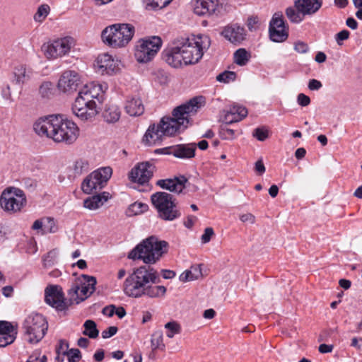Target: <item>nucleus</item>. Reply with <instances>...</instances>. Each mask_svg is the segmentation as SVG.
<instances>
[{"instance_id":"62","label":"nucleus","mask_w":362,"mask_h":362,"mask_svg":"<svg viewBox=\"0 0 362 362\" xmlns=\"http://www.w3.org/2000/svg\"><path fill=\"white\" fill-rule=\"evenodd\" d=\"M69 348V344L66 341L61 339L59 341V345L56 348V351L59 354L61 351H67L66 349Z\"/></svg>"},{"instance_id":"19","label":"nucleus","mask_w":362,"mask_h":362,"mask_svg":"<svg viewBox=\"0 0 362 362\" xmlns=\"http://www.w3.org/2000/svg\"><path fill=\"white\" fill-rule=\"evenodd\" d=\"M197 146L195 143L177 144L161 149L164 154L173 155L180 159H190L195 156Z\"/></svg>"},{"instance_id":"24","label":"nucleus","mask_w":362,"mask_h":362,"mask_svg":"<svg viewBox=\"0 0 362 362\" xmlns=\"http://www.w3.org/2000/svg\"><path fill=\"white\" fill-rule=\"evenodd\" d=\"M322 3V0H298L295 2V6L303 15H306L317 12Z\"/></svg>"},{"instance_id":"49","label":"nucleus","mask_w":362,"mask_h":362,"mask_svg":"<svg viewBox=\"0 0 362 362\" xmlns=\"http://www.w3.org/2000/svg\"><path fill=\"white\" fill-rule=\"evenodd\" d=\"M173 0H148V4L154 8H162L169 4Z\"/></svg>"},{"instance_id":"15","label":"nucleus","mask_w":362,"mask_h":362,"mask_svg":"<svg viewBox=\"0 0 362 362\" xmlns=\"http://www.w3.org/2000/svg\"><path fill=\"white\" fill-rule=\"evenodd\" d=\"M45 300L47 304L58 311L65 310L71 305L69 299H65L62 288L58 285H49L46 287Z\"/></svg>"},{"instance_id":"8","label":"nucleus","mask_w":362,"mask_h":362,"mask_svg":"<svg viewBox=\"0 0 362 362\" xmlns=\"http://www.w3.org/2000/svg\"><path fill=\"white\" fill-rule=\"evenodd\" d=\"M151 200L157 210L158 216L162 220L172 221L180 217V211L172 194L158 192L151 195Z\"/></svg>"},{"instance_id":"55","label":"nucleus","mask_w":362,"mask_h":362,"mask_svg":"<svg viewBox=\"0 0 362 362\" xmlns=\"http://www.w3.org/2000/svg\"><path fill=\"white\" fill-rule=\"evenodd\" d=\"M147 205L142 204V203H138L135 202L133 204L131 205V209L136 214L143 212L144 211L146 210Z\"/></svg>"},{"instance_id":"40","label":"nucleus","mask_w":362,"mask_h":362,"mask_svg":"<svg viewBox=\"0 0 362 362\" xmlns=\"http://www.w3.org/2000/svg\"><path fill=\"white\" fill-rule=\"evenodd\" d=\"M44 230L42 234H45L47 233H54L57 232V227L56 226L55 221L53 218L51 217H44Z\"/></svg>"},{"instance_id":"51","label":"nucleus","mask_w":362,"mask_h":362,"mask_svg":"<svg viewBox=\"0 0 362 362\" xmlns=\"http://www.w3.org/2000/svg\"><path fill=\"white\" fill-rule=\"evenodd\" d=\"M222 122L225 124H230L234 122H238L237 118L232 114L230 110H227L222 119Z\"/></svg>"},{"instance_id":"45","label":"nucleus","mask_w":362,"mask_h":362,"mask_svg":"<svg viewBox=\"0 0 362 362\" xmlns=\"http://www.w3.org/2000/svg\"><path fill=\"white\" fill-rule=\"evenodd\" d=\"M252 135L257 140H259L260 141H263L268 138L269 132H268V130L267 129H265L264 127H258L254 130Z\"/></svg>"},{"instance_id":"46","label":"nucleus","mask_w":362,"mask_h":362,"mask_svg":"<svg viewBox=\"0 0 362 362\" xmlns=\"http://www.w3.org/2000/svg\"><path fill=\"white\" fill-rule=\"evenodd\" d=\"M16 334L17 333H13L0 335V347H4L13 342L16 339Z\"/></svg>"},{"instance_id":"16","label":"nucleus","mask_w":362,"mask_h":362,"mask_svg":"<svg viewBox=\"0 0 362 362\" xmlns=\"http://www.w3.org/2000/svg\"><path fill=\"white\" fill-rule=\"evenodd\" d=\"M269 38L275 42H283L288 37V28L285 25L283 16L275 13L269 23Z\"/></svg>"},{"instance_id":"33","label":"nucleus","mask_w":362,"mask_h":362,"mask_svg":"<svg viewBox=\"0 0 362 362\" xmlns=\"http://www.w3.org/2000/svg\"><path fill=\"white\" fill-rule=\"evenodd\" d=\"M250 58V54L244 48H240L234 53V62L240 66L245 65Z\"/></svg>"},{"instance_id":"21","label":"nucleus","mask_w":362,"mask_h":362,"mask_svg":"<svg viewBox=\"0 0 362 362\" xmlns=\"http://www.w3.org/2000/svg\"><path fill=\"white\" fill-rule=\"evenodd\" d=\"M194 11L198 16H211L216 13L218 0H193Z\"/></svg>"},{"instance_id":"36","label":"nucleus","mask_w":362,"mask_h":362,"mask_svg":"<svg viewBox=\"0 0 362 362\" xmlns=\"http://www.w3.org/2000/svg\"><path fill=\"white\" fill-rule=\"evenodd\" d=\"M288 18L293 23H300L303 19V16L298 10L296 11L294 8L289 7L286 11Z\"/></svg>"},{"instance_id":"63","label":"nucleus","mask_w":362,"mask_h":362,"mask_svg":"<svg viewBox=\"0 0 362 362\" xmlns=\"http://www.w3.org/2000/svg\"><path fill=\"white\" fill-rule=\"evenodd\" d=\"M255 171L257 173H259V175H262L265 172L266 169H265V167H264L262 160H258L255 163Z\"/></svg>"},{"instance_id":"13","label":"nucleus","mask_w":362,"mask_h":362,"mask_svg":"<svg viewBox=\"0 0 362 362\" xmlns=\"http://www.w3.org/2000/svg\"><path fill=\"white\" fill-rule=\"evenodd\" d=\"M112 170L110 167H103L91 173L81 185L86 194H91L94 190L101 189L111 177Z\"/></svg>"},{"instance_id":"35","label":"nucleus","mask_w":362,"mask_h":362,"mask_svg":"<svg viewBox=\"0 0 362 362\" xmlns=\"http://www.w3.org/2000/svg\"><path fill=\"white\" fill-rule=\"evenodd\" d=\"M229 110L231 111L232 114L235 115L238 122L241 121L243 118H245L247 115V110L240 105H233L230 107Z\"/></svg>"},{"instance_id":"26","label":"nucleus","mask_w":362,"mask_h":362,"mask_svg":"<svg viewBox=\"0 0 362 362\" xmlns=\"http://www.w3.org/2000/svg\"><path fill=\"white\" fill-rule=\"evenodd\" d=\"M109 198V193L103 192L102 194L93 195L86 199L83 202L85 208L90 210H95L103 205Z\"/></svg>"},{"instance_id":"2","label":"nucleus","mask_w":362,"mask_h":362,"mask_svg":"<svg viewBox=\"0 0 362 362\" xmlns=\"http://www.w3.org/2000/svg\"><path fill=\"white\" fill-rule=\"evenodd\" d=\"M210 46V40L207 36H194L181 37L176 40L174 46L165 49L163 60L173 68H180L198 63L202 58L204 50Z\"/></svg>"},{"instance_id":"58","label":"nucleus","mask_w":362,"mask_h":362,"mask_svg":"<svg viewBox=\"0 0 362 362\" xmlns=\"http://www.w3.org/2000/svg\"><path fill=\"white\" fill-rule=\"evenodd\" d=\"M322 86V83L316 79H310L308 82V88L310 90H317Z\"/></svg>"},{"instance_id":"59","label":"nucleus","mask_w":362,"mask_h":362,"mask_svg":"<svg viewBox=\"0 0 362 362\" xmlns=\"http://www.w3.org/2000/svg\"><path fill=\"white\" fill-rule=\"evenodd\" d=\"M240 219L241 221L245 223L248 222L250 223H254L255 222V217L250 213L244 214L240 216Z\"/></svg>"},{"instance_id":"14","label":"nucleus","mask_w":362,"mask_h":362,"mask_svg":"<svg viewBox=\"0 0 362 362\" xmlns=\"http://www.w3.org/2000/svg\"><path fill=\"white\" fill-rule=\"evenodd\" d=\"M72 46V39L66 37L44 44L42 46V50L48 59H54L68 54Z\"/></svg>"},{"instance_id":"44","label":"nucleus","mask_w":362,"mask_h":362,"mask_svg":"<svg viewBox=\"0 0 362 362\" xmlns=\"http://www.w3.org/2000/svg\"><path fill=\"white\" fill-rule=\"evenodd\" d=\"M227 124L222 125L220 128V136L223 139L232 140L235 139V131L226 127Z\"/></svg>"},{"instance_id":"28","label":"nucleus","mask_w":362,"mask_h":362,"mask_svg":"<svg viewBox=\"0 0 362 362\" xmlns=\"http://www.w3.org/2000/svg\"><path fill=\"white\" fill-rule=\"evenodd\" d=\"M103 115L107 123H115L119 119V108L117 105H109L105 109Z\"/></svg>"},{"instance_id":"18","label":"nucleus","mask_w":362,"mask_h":362,"mask_svg":"<svg viewBox=\"0 0 362 362\" xmlns=\"http://www.w3.org/2000/svg\"><path fill=\"white\" fill-rule=\"evenodd\" d=\"M154 166L149 162H143L137 164L130 173V179L133 182L144 185L153 176Z\"/></svg>"},{"instance_id":"7","label":"nucleus","mask_w":362,"mask_h":362,"mask_svg":"<svg viewBox=\"0 0 362 362\" xmlns=\"http://www.w3.org/2000/svg\"><path fill=\"white\" fill-rule=\"evenodd\" d=\"M135 28L129 23H115L106 27L101 33L105 44L113 48L127 46L132 40Z\"/></svg>"},{"instance_id":"34","label":"nucleus","mask_w":362,"mask_h":362,"mask_svg":"<svg viewBox=\"0 0 362 362\" xmlns=\"http://www.w3.org/2000/svg\"><path fill=\"white\" fill-rule=\"evenodd\" d=\"M89 169V163L88 160L80 158L75 161L73 170L75 176H79L86 173Z\"/></svg>"},{"instance_id":"64","label":"nucleus","mask_w":362,"mask_h":362,"mask_svg":"<svg viewBox=\"0 0 362 362\" xmlns=\"http://www.w3.org/2000/svg\"><path fill=\"white\" fill-rule=\"evenodd\" d=\"M346 25L351 30H356L358 28L357 21L352 17H349L346 19Z\"/></svg>"},{"instance_id":"48","label":"nucleus","mask_w":362,"mask_h":362,"mask_svg":"<svg viewBox=\"0 0 362 362\" xmlns=\"http://www.w3.org/2000/svg\"><path fill=\"white\" fill-rule=\"evenodd\" d=\"M350 33L347 30H342L335 35V40L338 45H342V41L348 40Z\"/></svg>"},{"instance_id":"53","label":"nucleus","mask_w":362,"mask_h":362,"mask_svg":"<svg viewBox=\"0 0 362 362\" xmlns=\"http://www.w3.org/2000/svg\"><path fill=\"white\" fill-rule=\"evenodd\" d=\"M214 235V232L212 228L209 227L204 230L203 235H202V241L203 243H207L210 241L211 237Z\"/></svg>"},{"instance_id":"38","label":"nucleus","mask_w":362,"mask_h":362,"mask_svg":"<svg viewBox=\"0 0 362 362\" xmlns=\"http://www.w3.org/2000/svg\"><path fill=\"white\" fill-rule=\"evenodd\" d=\"M53 85L49 81L43 82L40 88L39 93L42 98H48L52 95Z\"/></svg>"},{"instance_id":"27","label":"nucleus","mask_w":362,"mask_h":362,"mask_svg":"<svg viewBox=\"0 0 362 362\" xmlns=\"http://www.w3.org/2000/svg\"><path fill=\"white\" fill-rule=\"evenodd\" d=\"M202 277L201 264L192 265L189 269L185 270L180 276V280L187 282L199 279Z\"/></svg>"},{"instance_id":"31","label":"nucleus","mask_w":362,"mask_h":362,"mask_svg":"<svg viewBox=\"0 0 362 362\" xmlns=\"http://www.w3.org/2000/svg\"><path fill=\"white\" fill-rule=\"evenodd\" d=\"M84 330L83 334L88 336L90 339H95L98 337L99 330L97 329L96 323L92 320H87L84 324Z\"/></svg>"},{"instance_id":"42","label":"nucleus","mask_w":362,"mask_h":362,"mask_svg":"<svg viewBox=\"0 0 362 362\" xmlns=\"http://www.w3.org/2000/svg\"><path fill=\"white\" fill-rule=\"evenodd\" d=\"M236 74L233 71H225L216 76V80L219 82L229 83L235 81Z\"/></svg>"},{"instance_id":"10","label":"nucleus","mask_w":362,"mask_h":362,"mask_svg":"<svg viewBox=\"0 0 362 362\" xmlns=\"http://www.w3.org/2000/svg\"><path fill=\"white\" fill-rule=\"evenodd\" d=\"M163 42L158 36H151L140 39L135 48L134 56L139 63H148L158 54Z\"/></svg>"},{"instance_id":"30","label":"nucleus","mask_w":362,"mask_h":362,"mask_svg":"<svg viewBox=\"0 0 362 362\" xmlns=\"http://www.w3.org/2000/svg\"><path fill=\"white\" fill-rule=\"evenodd\" d=\"M151 345L153 352L156 349H165V346L163 343V334L161 330L155 331L152 334L151 339Z\"/></svg>"},{"instance_id":"4","label":"nucleus","mask_w":362,"mask_h":362,"mask_svg":"<svg viewBox=\"0 0 362 362\" xmlns=\"http://www.w3.org/2000/svg\"><path fill=\"white\" fill-rule=\"evenodd\" d=\"M104 91L100 84L90 83L85 85L78 92L72 105L73 113L81 120H88L98 114L97 100L101 103Z\"/></svg>"},{"instance_id":"41","label":"nucleus","mask_w":362,"mask_h":362,"mask_svg":"<svg viewBox=\"0 0 362 362\" xmlns=\"http://www.w3.org/2000/svg\"><path fill=\"white\" fill-rule=\"evenodd\" d=\"M49 11V7L48 5L43 4L39 6L36 13L34 16L35 21H42L48 15Z\"/></svg>"},{"instance_id":"57","label":"nucleus","mask_w":362,"mask_h":362,"mask_svg":"<svg viewBox=\"0 0 362 362\" xmlns=\"http://www.w3.org/2000/svg\"><path fill=\"white\" fill-rule=\"evenodd\" d=\"M44 225H45L44 217H42L40 219H37L36 221H35L31 228L34 230H40L41 234H42L43 230H44Z\"/></svg>"},{"instance_id":"29","label":"nucleus","mask_w":362,"mask_h":362,"mask_svg":"<svg viewBox=\"0 0 362 362\" xmlns=\"http://www.w3.org/2000/svg\"><path fill=\"white\" fill-rule=\"evenodd\" d=\"M166 288L163 286H151L147 284L145 288L144 296L149 298H159L165 296Z\"/></svg>"},{"instance_id":"23","label":"nucleus","mask_w":362,"mask_h":362,"mask_svg":"<svg viewBox=\"0 0 362 362\" xmlns=\"http://www.w3.org/2000/svg\"><path fill=\"white\" fill-rule=\"evenodd\" d=\"M222 35L233 44H240L245 39L246 33L243 27L232 25L223 29Z\"/></svg>"},{"instance_id":"25","label":"nucleus","mask_w":362,"mask_h":362,"mask_svg":"<svg viewBox=\"0 0 362 362\" xmlns=\"http://www.w3.org/2000/svg\"><path fill=\"white\" fill-rule=\"evenodd\" d=\"M125 110L130 116L136 117L144 113V106L139 98H132L127 100Z\"/></svg>"},{"instance_id":"11","label":"nucleus","mask_w":362,"mask_h":362,"mask_svg":"<svg viewBox=\"0 0 362 362\" xmlns=\"http://www.w3.org/2000/svg\"><path fill=\"white\" fill-rule=\"evenodd\" d=\"M83 280L74 281L68 291L71 304H78L90 296L95 290L96 279L83 274Z\"/></svg>"},{"instance_id":"22","label":"nucleus","mask_w":362,"mask_h":362,"mask_svg":"<svg viewBox=\"0 0 362 362\" xmlns=\"http://www.w3.org/2000/svg\"><path fill=\"white\" fill-rule=\"evenodd\" d=\"M187 182V179L184 175H180L173 179L159 180L156 185L163 189L179 194L185 188Z\"/></svg>"},{"instance_id":"5","label":"nucleus","mask_w":362,"mask_h":362,"mask_svg":"<svg viewBox=\"0 0 362 362\" xmlns=\"http://www.w3.org/2000/svg\"><path fill=\"white\" fill-rule=\"evenodd\" d=\"M168 250V243L151 235L143 240L128 255V258L141 259L146 264H154L158 262Z\"/></svg>"},{"instance_id":"50","label":"nucleus","mask_w":362,"mask_h":362,"mask_svg":"<svg viewBox=\"0 0 362 362\" xmlns=\"http://www.w3.org/2000/svg\"><path fill=\"white\" fill-rule=\"evenodd\" d=\"M294 49L300 54H305L308 51L309 47L304 42L297 41L294 43Z\"/></svg>"},{"instance_id":"39","label":"nucleus","mask_w":362,"mask_h":362,"mask_svg":"<svg viewBox=\"0 0 362 362\" xmlns=\"http://www.w3.org/2000/svg\"><path fill=\"white\" fill-rule=\"evenodd\" d=\"M62 354L68 356L69 362H76L80 361L82 358L81 351L78 349H71L68 351H64Z\"/></svg>"},{"instance_id":"20","label":"nucleus","mask_w":362,"mask_h":362,"mask_svg":"<svg viewBox=\"0 0 362 362\" xmlns=\"http://www.w3.org/2000/svg\"><path fill=\"white\" fill-rule=\"evenodd\" d=\"M94 66L101 74H112L116 69V63L111 55L104 53L98 57Z\"/></svg>"},{"instance_id":"54","label":"nucleus","mask_w":362,"mask_h":362,"mask_svg":"<svg viewBox=\"0 0 362 362\" xmlns=\"http://www.w3.org/2000/svg\"><path fill=\"white\" fill-rule=\"evenodd\" d=\"M259 18L257 16H251L247 20V27L251 31L255 30L258 28Z\"/></svg>"},{"instance_id":"47","label":"nucleus","mask_w":362,"mask_h":362,"mask_svg":"<svg viewBox=\"0 0 362 362\" xmlns=\"http://www.w3.org/2000/svg\"><path fill=\"white\" fill-rule=\"evenodd\" d=\"M55 252L54 251L49 252L42 258V262L45 267H51L54 262Z\"/></svg>"},{"instance_id":"3","label":"nucleus","mask_w":362,"mask_h":362,"mask_svg":"<svg viewBox=\"0 0 362 362\" xmlns=\"http://www.w3.org/2000/svg\"><path fill=\"white\" fill-rule=\"evenodd\" d=\"M35 132L40 136L66 144L74 143L79 136V129L72 121L59 115L40 117L33 124Z\"/></svg>"},{"instance_id":"61","label":"nucleus","mask_w":362,"mask_h":362,"mask_svg":"<svg viewBox=\"0 0 362 362\" xmlns=\"http://www.w3.org/2000/svg\"><path fill=\"white\" fill-rule=\"evenodd\" d=\"M115 306L114 305H110L105 306L103 309L102 313L105 315H107L108 317H112L115 314Z\"/></svg>"},{"instance_id":"1","label":"nucleus","mask_w":362,"mask_h":362,"mask_svg":"<svg viewBox=\"0 0 362 362\" xmlns=\"http://www.w3.org/2000/svg\"><path fill=\"white\" fill-rule=\"evenodd\" d=\"M203 97H195L175 107L173 117H164L157 125H151L147 129L144 141L151 146L162 141L163 136H173L185 130L192 122V117L204 105Z\"/></svg>"},{"instance_id":"9","label":"nucleus","mask_w":362,"mask_h":362,"mask_svg":"<svg viewBox=\"0 0 362 362\" xmlns=\"http://www.w3.org/2000/svg\"><path fill=\"white\" fill-rule=\"evenodd\" d=\"M23 327L28 342L36 344L45 335L48 325L46 319L42 315L31 313L25 319Z\"/></svg>"},{"instance_id":"56","label":"nucleus","mask_w":362,"mask_h":362,"mask_svg":"<svg viewBox=\"0 0 362 362\" xmlns=\"http://www.w3.org/2000/svg\"><path fill=\"white\" fill-rule=\"evenodd\" d=\"M297 101L298 104L303 107L308 106L310 103V98L303 93L298 94Z\"/></svg>"},{"instance_id":"37","label":"nucleus","mask_w":362,"mask_h":362,"mask_svg":"<svg viewBox=\"0 0 362 362\" xmlns=\"http://www.w3.org/2000/svg\"><path fill=\"white\" fill-rule=\"evenodd\" d=\"M165 328L167 329L166 335L169 338H173L175 334L180 332V326L175 321L166 323Z\"/></svg>"},{"instance_id":"17","label":"nucleus","mask_w":362,"mask_h":362,"mask_svg":"<svg viewBox=\"0 0 362 362\" xmlns=\"http://www.w3.org/2000/svg\"><path fill=\"white\" fill-rule=\"evenodd\" d=\"M81 83V77L78 72L74 70L64 71L57 83V88L64 93H72L76 90Z\"/></svg>"},{"instance_id":"32","label":"nucleus","mask_w":362,"mask_h":362,"mask_svg":"<svg viewBox=\"0 0 362 362\" xmlns=\"http://www.w3.org/2000/svg\"><path fill=\"white\" fill-rule=\"evenodd\" d=\"M31 75V71L27 70L23 66H17L15 69L14 76L18 83H24L28 81Z\"/></svg>"},{"instance_id":"12","label":"nucleus","mask_w":362,"mask_h":362,"mask_svg":"<svg viewBox=\"0 0 362 362\" xmlns=\"http://www.w3.org/2000/svg\"><path fill=\"white\" fill-rule=\"evenodd\" d=\"M26 204V197L23 190L8 187L4 189L0 197V205L4 211L14 214L20 211Z\"/></svg>"},{"instance_id":"43","label":"nucleus","mask_w":362,"mask_h":362,"mask_svg":"<svg viewBox=\"0 0 362 362\" xmlns=\"http://www.w3.org/2000/svg\"><path fill=\"white\" fill-rule=\"evenodd\" d=\"M17 333L12 324L7 321H0V335Z\"/></svg>"},{"instance_id":"60","label":"nucleus","mask_w":362,"mask_h":362,"mask_svg":"<svg viewBox=\"0 0 362 362\" xmlns=\"http://www.w3.org/2000/svg\"><path fill=\"white\" fill-rule=\"evenodd\" d=\"M197 221V218L194 216H188L187 220L184 222V225L187 228H191Z\"/></svg>"},{"instance_id":"6","label":"nucleus","mask_w":362,"mask_h":362,"mask_svg":"<svg viewBox=\"0 0 362 362\" xmlns=\"http://www.w3.org/2000/svg\"><path fill=\"white\" fill-rule=\"evenodd\" d=\"M158 281L159 276L156 269L151 266H141L125 279L124 292L129 297L140 298L144 296L147 284Z\"/></svg>"},{"instance_id":"52","label":"nucleus","mask_w":362,"mask_h":362,"mask_svg":"<svg viewBox=\"0 0 362 362\" xmlns=\"http://www.w3.org/2000/svg\"><path fill=\"white\" fill-rule=\"evenodd\" d=\"M117 327L115 326H110L107 329L103 330L101 333L103 339H108L116 334L117 332Z\"/></svg>"}]
</instances>
